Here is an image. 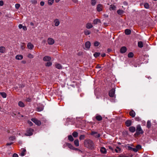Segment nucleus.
Masks as SVG:
<instances>
[{
  "label": "nucleus",
  "mask_w": 157,
  "mask_h": 157,
  "mask_svg": "<svg viewBox=\"0 0 157 157\" xmlns=\"http://www.w3.org/2000/svg\"><path fill=\"white\" fill-rule=\"evenodd\" d=\"M54 23L55 25L56 26H58L60 24V22L59 20L57 19H55L54 21Z\"/></svg>",
  "instance_id": "4468645a"
},
{
  "label": "nucleus",
  "mask_w": 157,
  "mask_h": 157,
  "mask_svg": "<svg viewBox=\"0 0 157 157\" xmlns=\"http://www.w3.org/2000/svg\"><path fill=\"white\" fill-rule=\"evenodd\" d=\"M68 139L71 142H72L74 140V139L72 136L71 135H69L68 136Z\"/></svg>",
  "instance_id": "a878e982"
},
{
  "label": "nucleus",
  "mask_w": 157,
  "mask_h": 157,
  "mask_svg": "<svg viewBox=\"0 0 157 157\" xmlns=\"http://www.w3.org/2000/svg\"><path fill=\"white\" fill-rule=\"evenodd\" d=\"M23 56L21 55H18L16 56V59L17 60H21L23 58Z\"/></svg>",
  "instance_id": "4be33fe9"
},
{
  "label": "nucleus",
  "mask_w": 157,
  "mask_h": 157,
  "mask_svg": "<svg viewBox=\"0 0 157 157\" xmlns=\"http://www.w3.org/2000/svg\"><path fill=\"white\" fill-rule=\"evenodd\" d=\"M48 43L49 45H52L55 43L54 40L51 38H49L48 39Z\"/></svg>",
  "instance_id": "6e6552de"
},
{
  "label": "nucleus",
  "mask_w": 157,
  "mask_h": 157,
  "mask_svg": "<svg viewBox=\"0 0 157 157\" xmlns=\"http://www.w3.org/2000/svg\"><path fill=\"white\" fill-rule=\"evenodd\" d=\"M28 123L29 125L30 126H32L33 125V123H32V122L31 121H28Z\"/></svg>",
  "instance_id": "864d4df0"
},
{
  "label": "nucleus",
  "mask_w": 157,
  "mask_h": 157,
  "mask_svg": "<svg viewBox=\"0 0 157 157\" xmlns=\"http://www.w3.org/2000/svg\"><path fill=\"white\" fill-rule=\"evenodd\" d=\"M4 4L3 2L2 1H0V6H2Z\"/></svg>",
  "instance_id": "052dcab7"
},
{
  "label": "nucleus",
  "mask_w": 157,
  "mask_h": 157,
  "mask_svg": "<svg viewBox=\"0 0 157 157\" xmlns=\"http://www.w3.org/2000/svg\"><path fill=\"white\" fill-rule=\"evenodd\" d=\"M55 67L56 68L60 69H61L62 68V67L61 65L58 63H56L55 64Z\"/></svg>",
  "instance_id": "412c9836"
},
{
  "label": "nucleus",
  "mask_w": 157,
  "mask_h": 157,
  "mask_svg": "<svg viewBox=\"0 0 157 157\" xmlns=\"http://www.w3.org/2000/svg\"><path fill=\"white\" fill-rule=\"evenodd\" d=\"M135 119L136 121H140L141 120L140 118L138 117H135Z\"/></svg>",
  "instance_id": "3c124183"
},
{
  "label": "nucleus",
  "mask_w": 157,
  "mask_h": 157,
  "mask_svg": "<svg viewBox=\"0 0 157 157\" xmlns=\"http://www.w3.org/2000/svg\"><path fill=\"white\" fill-rule=\"evenodd\" d=\"M34 130L33 129L30 128L27 129L25 135L26 136H30L32 135L33 132Z\"/></svg>",
  "instance_id": "7ed1b4c3"
},
{
  "label": "nucleus",
  "mask_w": 157,
  "mask_h": 157,
  "mask_svg": "<svg viewBox=\"0 0 157 157\" xmlns=\"http://www.w3.org/2000/svg\"><path fill=\"white\" fill-rule=\"evenodd\" d=\"M116 8V7L115 5H111L110 6V7L109 8V9H110V10H114Z\"/></svg>",
  "instance_id": "e433bc0d"
},
{
  "label": "nucleus",
  "mask_w": 157,
  "mask_h": 157,
  "mask_svg": "<svg viewBox=\"0 0 157 157\" xmlns=\"http://www.w3.org/2000/svg\"><path fill=\"white\" fill-rule=\"evenodd\" d=\"M28 57L30 58H33V56L31 54H29L28 55Z\"/></svg>",
  "instance_id": "5fc2aeb1"
},
{
  "label": "nucleus",
  "mask_w": 157,
  "mask_h": 157,
  "mask_svg": "<svg viewBox=\"0 0 157 157\" xmlns=\"http://www.w3.org/2000/svg\"><path fill=\"white\" fill-rule=\"evenodd\" d=\"M96 120L98 121H100L102 120V117L100 115H97L95 117Z\"/></svg>",
  "instance_id": "bb28decb"
},
{
  "label": "nucleus",
  "mask_w": 157,
  "mask_h": 157,
  "mask_svg": "<svg viewBox=\"0 0 157 157\" xmlns=\"http://www.w3.org/2000/svg\"><path fill=\"white\" fill-rule=\"evenodd\" d=\"M27 46L28 48L29 49H32L34 48V45L30 42L28 44Z\"/></svg>",
  "instance_id": "ddd939ff"
},
{
  "label": "nucleus",
  "mask_w": 157,
  "mask_h": 157,
  "mask_svg": "<svg viewBox=\"0 0 157 157\" xmlns=\"http://www.w3.org/2000/svg\"><path fill=\"white\" fill-rule=\"evenodd\" d=\"M9 139L10 140H13L15 139V137L14 136H12L10 137Z\"/></svg>",
  "instance_id": "603ef678"
},
{
  "label": "nucleus",
  "mask_w": 157,
  "mask_h": 157,
  "mask_svg": "<svg viewBox=\"0 0 157 157\" xmlns=\"http://www.w3.org/2000/svg\"><path fill=\"white\" fill-rule=\"evenodd\" d=\"M100 20L96 19L94 20L93 22V24L95 25L97 24L98 23H101Z\"/></svg>",
  "instance_id": "b1692460"
},
{
  "label": "nucleus",
  "mask_w": 157,
  "mask_h": 157,
  "mask_svg": "<svg viewBox=\"0 0 157 157\" xmlns=\"http://www.w3.org/2000/svg\"><path fill=\"white\" fill-rule=\"evenodd\" d=\"M26 151V149L24 148H22L21 149V151L20 154V155L21 156H23L25 154V152Z\"/></svg>",
  "instance_id": "dca6fc26"
},
{
  "label": "nucleus",
  "mask_w": 157,
  "mask_h": 157,
  "mask_svg": "<svg viewBox=\"0 0 157 157\" xmlns=\"http://www.w3.org/2000/svg\"><path fill=\"white\" fill-rule=\"evenodd\" d=\"M13 143H12V142H11V143H8L6 145H10L11 144H12Z\"/></svg>",
  "instance_id": "338daca9"
},
{
  "label": "nucleus",
  "mask_w": 157,
  "mask_h": 157,
  "mask_svg": "<svg viewBox=\"0 0 157 157\" xmlns=\"http://www.w3.org/2000/svg\"><path fill=\"white\" fill-rule=\"evenodd\" d=\"M100 151L103 154H105L106 153V149L104 147H102L100 149Z\"/></svg>",
  "instance_id": "a211bd4d"
},
{
  "label": "nucleus",
  "mask_w": 157,
  "mask_h": 157,
  "mask_svg": "<svg viewBox=\"0 0 157 157\" xmlns=\"http://www.w3.org/2000/svg\"><path fill=\"white\" fill-rule=\"evenodd\" d=\"M144 7L146 9H148L149 7V5L148 3H146L144 5Z\"/></svg>",
  "instance_id": "de8ad7c7"
},
{
  "label": "nucleus",
  "mask_w": 157,
  "mask_h": 157,
  "mask_svg": "<svg viewBox=\"0 0 157 157\" xmlns=\"http://www.w3.org/2000/svg\"><path fill=\"white\" fill-rule=\"evenodd\" d=\"M124 33L126 35H128L131 34V31L129 29H127L125 30Z\"/></svg>",
  "instance_id": "5701e85b"
},
{
  "label": "nucleus",
  "mask_w": 157,
  "mask_h": 157,
  "mask_svg": "<svg viewBox=\"0 0 157 157\" xmlns=\"http://www.w3.org/2000/svg\"><path fill=\"white\" fill-rule=\"evenodd\" d=\"M127 50V49L126 47L125 46H123L121 48L120 50V52L121 53H124L126 52Z\"/></svg>",
  "instance_id": "1a4fd4ad"
},
{
  "label": "nucleus",
  "mask_w": 157,
  "mask_h": 157,
  "mask_svg": "<svg viewBox=\"0 0 157 157\" xmlns=\"http://www.w3.org/2000/svg\"><path fill=\"white\" fill-rule=\"evenodd\" d=\"M90 134L96 138H98L100 136L99 133H98L97 132L95 131H92Z\"/></svg>",
  "instance_id": "39448f33"
},
{
  "label": "nucleus",
  "mask_w": 157,
  "mask_h": 157,
  "mask_svg": "<svg viewBox=\"0 0 157 157\" xmlns=\"http://www.w3.org/2000/svg\"><path fill=\"white\" fill-rule=\"evenodd\" d=\"M141 146L140 145H138L136 147V148L137 149V151L141 149Z\"/></svg>",
  "instance_id": "09e8293b"
},
{
  "label": "nucleus",
  "mask_w": 157,
  "mask_h": 157,
  "mask_svg": "<svg viewBox=\"0 0 157 157\" xmlns=\"http://www.w3.org/2000/svg\"><path fill=\"white\" fill-rule=\"evenodd\" d=\"M20 5L19 4L17 3L15 4V7L16 9H18L20 7Z\"/></svg>",
  "instance_id": "49530a36"
},
{
  "label": "nucleus",
  "mask_w": 157,
  "mask_h": 157,
  "mask_svg": "<svg viewBox=\"0 0 157 157\" xmlns=\"http://www.w3.org/2000/svg\"><path fill=\"white\" fill-rule=\"evenodd\" d=\"M13 157H18V156L17 154L14 153L13 155Z\"/></svg>",
  "instance_id": "4d7b16f0"
},
{
  "label": "nucleus",
  "mask_w": 157,
  "mask_h": 157,
  "mask_svg": "<svg viewBox=\"0 0 157 157\" xmlns=\"http://www.w3.org/2000/svg\"><path fill=\"white\" fill-rule=\"evenodd\" d=\"M96 3V0H91V4L93 6H94Z\"/></svg>",
  "instance_id": "8fccbe9b"
},
{
  "label": "nucleus",
  "mask_w": 157,
  "mask_h": 157,
  "mask_svg": "<svg viewBox=\"0 0 157 157\" xmlns=\"http://www.w3.org/2000/svg\"><path fill=\"white\" fill-rule=\"evenodd\" d=\"M129 114L132 117H135L136 113L133 110H132L129 112Z\"/></svg>",
  "instance_id": "f3484780"
},
{
  "label": "nucleus",
  "mask_w": 157,
  "mask_h": 157,
  "mask_svg": "<svg viewBox=\"0 0 157 157\" xmlns=\"http://www.w3.org/2000/svg\"><path fill=\"white\" fill-rule=\"evenodd\" d=\"M72 135L74 137L76 138L78 136V134L77 132H74L72 133Z\"/></svg>",
  "instance_id": "2f4dec72"
},
{
  "label": "nucleus",
  "mask_w": 157,
  "mask_h": 157,
  "mask_svg": "<svg viewBox=\"0 0 157 157\" xmlns=\"http://www.w3.org/2000/svg\"><path fill=\"white\" fill-rule=\"evenodd\" d=\"M90 41L86 42L85 43V46L87 49H89L90 46Z\"/></svg>",
  "instance_id": "9b49d317"
},
{
  "label": "nucleus",
  "mask_w": 157,
  "mask_h": 157,
  "mask_svg": "<svg viewBox=\"0 0 157 157\" xmlns=\"http://www.w3.org/2000/svg\"><path fill=\"white\" fill-rule=\"evenodd\" d=\"M23 25L21 24H19L18 25V27L20 29H21L22 28Z\"/></svg>",
  "instance_id": "e2e57ef3"
},
{
  "label": "nucleus",
  "mask_w": 157,
  "mask_h": 157,
  "mask_svg": "<svg viewBox=\"0 0 157 157\" xmlns=\"http://www.w3.org/2000/svg\"><path fill=\"white\" fill-rule=\"evenodd\" d=\"M85 138V136L84 135H81L79 137V139L80 140H84Z\"/></svg>",
  "instance_id": "a18cd8bd"
},
{
  "label": "nucleus",
  "mask_w": 157,
  "mask_h": 157,
  "mask_svg": "<svg viewBox=\"0 0 157 157\" xmlns=\"http://www.w3.org/2000/svg\"><path fill=\"white\" fill-rule=\"evenodd\" d=\"M44 2L43 1H41L40 2V5L42 6H44Z\"/></svg>",
  "instance_id": "13d9d810"
},
{
  "label": "nucleus",
  "mask_w": 157,
  "mask_h": 157,
  "mask_svg": "<svg viewBox=\"0 0 157 157\" xmlns=\"http://www.w3.org/2000/svg\"><path fill=\"white\" fill-rule=\"evenodd\" d=\"M103 6L101 4H98L97 7V10H102L103 9Z\"/></svg>",
  "instance_id": "aec40b11"
},
{
  "label": "nucleus",
  "mask_w": 157,
  "mask_h": 157,
  "mask_svg": "<svg viewBox=\"0 0 157 157\" xmlns=\"http://www.w3.org/2000/svg\"><path fill=\"white\" fill-rule=\"evenodd\" d=\"M66 145L70 149L75 150H78V149L77 148H75L70 144L67 143Z\"/></svg>",
  "instance_id": "0eeeda50"
},
{
  "label": "nucleus",
  "mask_w": 157,
  "mask_h": 157,
  "mask_svg": "<svg viewBox=\"0 0 157 157\" xmlns=\"http://www.w3.org/2000/svg\"><path fill=\"white\" fill-rule=\"evenodd\" d=\"M134 56V54L132 52H130L128 55V56L129 58H132Z\"/></svg>",
  "instance_id": "473e14b6"
},
{
  "label": "nucleus",
  "mask_w": 157,
  "mask_h": 157,
  "mask_svg": "<svg viewBox=\"0 0 157 157\" xmlns=\"http://www.w3.org/2000/svg\"><path fill=\"white\" fill-rule=\"evenodd\" d=\"M31 99L30 98H27L26 99V101L27 102H30L31 101Z\"/></svg>",
  "instance_id": "6e6d98bb"
},
{
  "label": "nucleus",
  "mask_w": 157,
  "mask_h": 157,
  "mask_svg": "<svg viewBox=\"0 0 157 157\" xmlns=\"http://www.w3.org/2000/svg\"><path fill=\"white\" fill-rule=\"evenodd\" d=\"M128 149L129 150H132L133 148L130 146H129L128 147Z\"/></svg>",
  "instance_id": "69168bd1"
},
{
  "label": "nucleus",
  "mask_w": 157,
  "mask_h": 157,
  "mask_svg": "<svg viewBox=\"0 0 157 157\" xmlns=\"http://www.w3.org/2000/svg\"><path fill=\"white\" fill-rule=\"evenodd\" d=\"M84 34H85V35H89L90 33V31H89L88 30H86L84 31Z\"/></svg>",
  "instance_id": "58836bf2"
},
{
  "label": "nucleus",
  "mask_w": 157,
  "mask_h": 157,
  "mask_svg": "<svg viewBox=\"0 0 157 157\" xmlns=\"http://www.w3.org/2000/svg\"><path fill=\"white\" fill-rule=\"evenodd\" d=\"M125 124L127 127L130 126L132 124V121L130 120H128L125 122Z\"/></svg>",
  "instance_id": "9d476101"
},
{
  "label": "nucleus",
  "mask_w": 157,
  "mask_h": 157,
  "mask_svg": "<svg viewBox=\"0 0 157 157\" xmlns=\"http://www.w3.org/2000/svg\"><path fill=\"white\" fill-rule=\"evenodd\" d=\"M43 109V107L42 106H38L37 108V111L38 112L41 111Z\"/></svg>",
  "instance_id": "c756f323"
},
{
  "label": "nucleus",
  "mask_w": 157,
  "mask_h": 157,
  "mask_svg": "<svg viewBox=\"0 0 157 157\" xmlns=\"http://www.w3.org/2000/svg\"><path fill=\"white\" fill-rule=\"evenodd\" d=\"M84 144L85 147L90 149L93 150L95 148L94 142L90 139L85 140L84 142Z\"/></svg>",
  "instance_id": "f257e3e1"
},
{
  "label": "nucleus",
  "mask_w": 157,
  "mask_h": 157,
  "mask_svg": "<svg viewBox=\"0 0 157 157\" xmlns=\"http://www.w3.org/2000/svg\"><path fill=\"white\" fill-rule=\"evenodd\" d=\"M151 123L150 121H148L147 122V127L148 128H149L151 127Z\"/></svg>",
  "instance_id": "7c9ffc66"
},
{
  "label": "nucleus",
  "mask_w": 157,
  "mask_h": 157,
  "mask_svg": "<svg viewBox=\"0 0 157 157\" xmlns=\"http://www.w3.org/2000/svg\"><path fill=\"white\" fill-rule=\"evenodd\" d=\"M115 92V89H112L110 90L109 93V96L111 97H113L114 96Z\"/></svg>",
  "instance_id": "423d86ee"
},
{
  "label": "nucleus",
  "mask_w": 157,
  "mask_h": 157,
  "mask_svg": "<svg viewBox=\"0 0 157 157\" xmlns=\"http://www.w3.org/2000/svg\"><path fill=\"white\" fill-rule=\"evenodd\" d=\"M22 28L23 29V30L25 31H26L27 30V28L25 26H23Z\"/></svg>",
  "instance_id": "bf43d9fd"
},
{
  "label": "nucleus",
  "mask_w": 157,
  "mask_h": 157,
  "mask_svg": "<svg viewBox=\"0 0 157 157\" xmlns=\"http://www.w3.org/2000/svg\"><path fill=\"white\" fill-rule=\"evenodd\" d=\"M99 44L100 43L98 41H96L94 43V45L95 47H97L99 46Z\"/></svg>",
  "instance_id": "c03bdc74"
},
{
  "label": "nucleus",
  "mask_w": 157,
  "mask_h": 157,
  "mask_svg": "<svg viewBox=\"0 0 157 157\" xmlns=\"http://www.w3.org/2000/svg\"><path fill=\"white\" fill-rule=\"evenodd\" d=\"M31 120L37 125L40 126L41 124L40 121L36 118H32L31 119Z\"/></svg>",
  "instance_id": "20e7f679"
},
{
  "label": "nucleus",
  "mask_w": 157,
  "mask_h": 157,
  "mask_svg": "<svg viewBox=\"0 0 157 157\" xmlns=\"http://www.w3.org/2000/svg\"><path fill=\"white\" fill-rule=\"evenodd\" d=\"M100 55V52H96L94 54V56L95 57H97L99 56Z\"/></svg>",
  "instance_id": "c9c22d12"
},
{
  "label": "nucleus",
  "mask_w": 157,
  "mask_h": 157,
  "mask_svg": "<svg viewBox=\"0 0 157 157\" xmlns=\"http://www.w3.org/2000/svg\"><path fill=\"white\" fill-rule=\"evenodd\" d=\"M115 149V151L117 153L119 152L121 150V149L118 147H117Z\"/></svg>",
  "instance_id": "ea45409f"
},
{
  "label": "nucleus",
  "mask_w": 157,
  "mask_h": 157,
  "mask_svg": "<svg viewBox=\"0 0 157 157\" xmlns=\"http://www.w3.org/2000/svg\"><path fill=\"white\" fill-rule=\"evenodd\" d=\"M52 63L51 62H48L45 64L46 66L47 67H50L52 65Z\"/></svg>",
  "instance_id": "79ce46f5"
},
{
  "label": "nucleus",
  "mask_w": 157,
  "mask_h": 157,
  "mask_svg": "<svg viewBox=\"0 0 157 157\" xmlns=\"http://www.w3.org/2000/svg\"><path fill=\"white\" fill-rule=\"evenodd\" d=\"M0 94L3 98H5L6 97V94L5 92H0Z\"/></svg>",
  "instance_id": "72a5a7b5"
},
{
  "label": "nucleus",
  "mask_w": 157,
  "mask_h": 157,
  "mask_svg": "<svg viewBox=\"0 0 157 157\" xmlns=\"http://www.w3.org/2000/svg\"><path fill=\"white\" fill-rule=\"evenodd\" d=\"M54 0H48V3L49 5H51L54 2Z\"/></svg>",
  "instance_id": "f704fd0d"
},
{
  "label": "nucleus",
  "mask_w": 157,
  "mask_h": 157,
  "mask_svg": "<svg viewBox=\"0 0 157 157\" xmlns=\"http://www.w3.org/2000/svg\"><path fill=\"white\" fill-rule=\"evenodd\" d=\"M51 57L46 56L44 57L43 59L44 61H49L51 60Z\"/></svg>",
  "instance_id": "6ab92c4d"
},
{
  "label": "nucleus",
  "mask_w": 157,
  "mask_h": 157,
  "mask_svg": "<svg viewBox=\"0 0 157 157\" xmlns=\"http://www.w3.org/2000/svg\"><path fill=\"white\" fill-rule=\"evenodd\" d=\"M132 150L133 151H134L135 152H137V151H138L137 149L136 148H133Z\"/></svg>",
  "instance_id": "680f3d73"
},
{
  "label": "nucleus",
  "mask_w": 157,
  "mask_h": 157,
  "mask_svg": "<svg viewBox=\"0 0 157 157\" xmlns=\"http://www.w3.org/2000/svg\"><path fill=\"white\" fill-rule=\"evenodd\" d=\"M118 157H128V156H121V155H120L119 156H118Z\"/></svg>",
  "instance_id": "774afa93"
},
{
  "label": "nucleus",
  "mask_w": 157,
  "mask_h": 157,
  "mask_svg": "<svg viewBox=\"0 0 157 157\" xmlns=\"http://www.w3.org/2000/svg\"><path fill=\"white\" fill-rule=\"evenodd\" d=\"M6 50V48L3 46L0 47V52L2 53H4Z\"/></svg>",
  "instance_id": "2eb2a0df"
},
{
  "label": "nucleus",
  "mask_w": 157,
  "mask_h": 157,
  "mask_svg": "<svg viewBox=\"0 0 157 157\" xmlns=\"http://www.w3.org/2000/svg\"><path fill=\"white\" fill-rule=\"evenodd\" d=\"M93 26L91 23H88L86 24V27L87 29H90L93 27Z\"/></svg>",
  "instance_id": "393cba45"
},
{
  "label": "nucleus",
  "mask_w": 157,
  "mask_h": 157,
  "mask_svg": "<svg viewBox=\"0 0 157 157\" xmlns=\"http://www.w3.org/2000/svg\"><path fill=\"white\" fill-rule=\"evenodd\" d=\"M30 3L32 4L35 5L37 3V1L36 0H32L30 1Z\"/></svg>",
  "instance_id": "4c0bfd02"
},
{
  "label": "nucleus",
  "mask_w": 157,
  "mask_h": 157,
  "mask_svg": "<svg viewBox=\"0 0 157 157\" xmlns=\"http://www.w3.org/2000/svg\"><path fill=\"white\" fill-rule=\"evenodd\" d=\"M96 68H101V67L99 66L98 64L96 67Z\"/></svg>",
  "instance_id": "0e129e2a"
},
{
  "label": "nucleus",
  "mask_w": 157,
  "mask_h": 157,
  "mask_svg": "<svg viewBox=\"0 0 157 157\" xmlns=\"http://www.w3.org/2000/svg\"><path fill=\"white\" fill-rule=\"evenodd\" d=\"M129 131L131 132H134L136 130V128L134 126H130L128 128Z\"/></svg>",
  "instance_id": "f8f14e48"
},
{
  "label": "nucleus",
  "mask_w": 157,
  "mask_h": 157,
  "mask_svg": "<svg viewBox=\"0 0 157 157\" xmlns=\"http://www.w3.org/2000/svg\"><path fill=\"white\" fill-rule=\"evenodd\" d=\"M138 46L140 48H142L143 47V42L140 41L138 42Z\"/></svg>",
  "instance_id": "cd10ccee"
},
{
  "label": "nucleus",
  "mask_w": 157,
  "mask_h": 157,
  "mask_svg": "<svg viewBox=\"0 0 157 157\" xmlns=\"http://www.w3.org/2000/svg\"><path fill=\"white\" fill-rule=\"evenodd\" d=\"M18 105L21 107H23L25 106V105L23 102L21 101H20L18 102Z\"/></svg>",
  "instance_id": "c85d7f7f"
},
{
  "label": "nucleus",
  "mask_w": 157,
  "mask_h": 157,
  "mask_svg": "<svg viewBox=\"0 0 157 157\" xmlns=\"http://www.w3.org/2000/svg\"><path fill=\"white\" fill-rule=\"evenodd\" d=\"M136 131V132L134 134L135 136H138L140 134H142L144 133V132L141 129L140 125L139 124L137 126Z\"/></svg>",
  "instance_id": "f03ea898"
},
{
  "label": "nucleus",
  "mask_w": 157,
  "mask_h": 157,
  "mask_svg": "<svg viewBox=\"0 0 157 157\" xmlns=\"http://www.w3.org/2000/svg\"><path fill=\"white\" fill-rule=\"evenodd\" d=\"M117 12L118 14L121 15L123 13L124 11L123 10H117Z\"/></svg>",
  "instance_id": "37998d69"
},
{
  "label": "nucleus",
  "mask_w": 157,
  "mask_h": 157,
  "mask_svg": "<svg viewBox=\"0 0 157 157\" xmlns=\"http://www.w3.org/2000/svg\"><path fill=\"white\" fill-rule=\"evenodd\" d=\"M75 145L76 146H78V140H75L74 141Z\"/></svg>",
  "instance_id": "a19ab883"
}]
</instances>
